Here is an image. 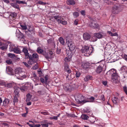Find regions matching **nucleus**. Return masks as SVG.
Instances as JSON below:
<instances>
[{"label": "nucleus", "mask_w": 127, "mask_h": 127, "mask_svg": "<svg viewBox=\"0 0 127 127\" xmlns=\"http://www.w3.org/2000/svg\"><path fill=\"white\" fill-rule=\"evenodd\" d=\"M29 57L28 59L29 60L28 61V63L29 64L31 65L36 63L39 59L38 55L36 53H33L32 55L30 54Z\"/></svg>", "instance_id": "f257e3e1"}, {"label": "nucleus", "mask_w": 127, "mask_h": 127, "mask_svg": "<svg viewBox=\"0 0 127 127\" xmlns=\"http://www.w3.org/2000/svg\"><path fill=\"white\" fill-rule=\"evenodd\" d=\"M106 75L111 76V79L113 81L117 80L119 77L116 70L114 69H112L108 71L106 73Z\"/></svg>", "instance_id": "f03ea898"}, {"label": "nucleus", "mask_w": 127, "mask_h": 127, "mask_svg": "<svg viewBox=\"0 0 127 127\" xmlns=\"http://www.w3.org/2000/svg\"><path fill=\"white\" fill-rule=\"evenodd\" d=\"M75 97L76 101L78 104L83 105L88 102L86 100V99L85 98V97L81 94H76Z\"/></svg>", "instance_id": "7ed1b4c3"}, {"label": "nucleus", "mask_w": 127, "mask_h": 127, "mask_svg": "<svg viewBox=\"0 0 127 127\" xmlns=\"http://www.w3.org/2000/svg\"><path fill=\"white\" fill-rule=\"evenodd\" d=\"M93 47L85 46L82 47L81 51L84 54V55L85 56H89L93 52Z\"/></svg>", "instance_id": "20e7f679"}, {"label": "nucleus", "mask_w": 127, "mask_h": 127, "mask_svg": "<svg viewBox=\"0 0 127 127\" xmlns=\"http://www.w3.org/2000/svg\"><path fill=\"white\" fill-rule=\"evenodd\" d=\"M66 43L69 47L70 50L73 51L75 48V46L71 38L69 36H67L66 37Z\"/></svg>", "instance_id": "39448f33"}, {"label": "nucleus", "mask_w": 127, "mask_h": 127, "mask_svg": "<svg viewBox=\"0 0 127 127\" xmlns=\"http://www.w3.org/2000/svg\"><path fill=\"white\" fill-rule=\"evenodd\" d=\"M51 18L54 20L55 19L59 24L60 23L64 25H66L67 24V23L66 21L63 20V18H62V17L58 15L53 16Z\"/></svg>", "instance_id": "423d86ee"}, {"label": "nucleus", "mask_w": 127, "mask_h": 127, "mask_svg": "<svg viewBox=\"0 0 127 127\" xmlns=\"http://www.w3.org/2000/svg\"><path fill=\"white\" fill-rule=\"evenodd\" d=\"M17 15L16 13L15 12L11 13L9 17V22L10 24H12L15 21L16 17Z\"/></svg>", "instance_id": "0eeeda50"}, {"label": "nucleus", "mask_w": 127, "mask_h": 127, "mask_svg": "<svg viewBox=\"0 0 127 127\" xmlns=\"http://www.w3.org/2000/svg\"><path fill=\"white\" fill-rule=\"evenodd\" d=\"M63 88L65 91L68 92H70L73 88L72 86L68 84H64Z\"/></svg>", "instance_id": "6e6552de"}, {"label": "nucleus", "mask_w": 127, "mask_h": 127, "mask_svg": "<svg viewBox=\"0 0 127 127\" xmlns=\"http://www.w3.org/2000/svg\"><path fill=\"white\" fill-rule=\"evenodd\" d=\"M119 6L117 5H114L112 8V12L114 14L118 13L120 12Z\"/></svg>", "instance_id": "1a4fd4ad"}, {"label": "nucleus", "mask_w": 127, "mask_h": 127, "mask_svg": "<svg viewBox=\"0 0 127 127\" xmlns=\"http://www.w3.org/2000/svg\"><path fill=\"white\" fill-rule=\"evenodd\" d=\"M10 50L11 51H13L14 53L18 54L21 52H20V49L19 48L16 47L15 46H10Z\"/></svg>", "instance_id": "9d476101"}, {"label": "nucleus", "mask_w": 127, "mask_h": 127, "mask_svg": "<svg viewBox=\"0 0 127 127\" xmlns=\"http://www.w3.org/2000/svg\"><path fill=\"white\" fill-rule=\"evenodd\" d=\"M15 72L16 74L17 75L19 74V76L21 77L23 76L24 75L22 73H23L24 72H22L21 69L20 68H18L16 69L15 70Z\"/></svg>", "instance_id": "9b49d317"}, {"label": "nucleus", "mask_w": 127, "mask_h": 127, "mask_svg": "<svg viewBox=\"0 0 127 127\" xmlns=\"http://www.w3.org/2000/svg\"><path fill=\"white\" fill-rule=\"evenodd\" d=\"M90 26L91 27L94 28H97L98 26V24L94 20H92L90 24Z\"/></svg>", "instance_id": "f8f14e48"}, {"label": "nucleus", "mask_w": 127, "mask_h": 127, "mask_svg": "<svg viewBox=\"0 0 127 127\" xmlns=\"http://www.w3.org/2000/svg\"><path fill=\"white\" fill-rule=\"evenodd\" d=\"M7 73L10 75L14 74L13 71V69L10 66H7L6 69Z\"/></svg>", "instance_id": "ddd939ff"}, {"label": "nucleus", "mask_w": 127, "mask_h": 127, "mask_svg": "<svg viewBox=\"0 0 127 127\" xmlns=\"http://www.w3.org/2000/svg\"><path fill=\"white\" fill-rule=\"evenodd\" d=\"M22 51L24 53V55H25V59H28V58H29V56L30 54L28 53V50L27 49L25 48H23Z\"/></svg>", "instance_id": "4468645a"}, {"label": "nucleus", "mask_w": 127, "mask_h": 127, "mask_svg": "<svg viewBox=\"0 0 127 127\" xmlns=\"http://www.w3.org/2000/svg\"><path fill=\"white\" fill-rule=\"evenodd\" d=\"M83 37L84 40H90L91 36L89 33H85L83 34Z\"/></svg>", "instance_id": "2eb2a0df"}, {"label": "nucleus", "mask_w": 127, "mask_h": 127, "mask_svg": "<svg viewBox=\"0 0 127 127\" xmlns=\"http://www.w3.org/2000/svg\"><path fill=\"white\" fill-rule=\"evenodd\" d=\"M64 70L65 72L68 73L69 74L71 72V69H69L68 64L66 63H65L64 64Z\"/></svg>", "instance_id": "dca6fc26"}, {"label": "nucleus", "mask_w": 127, "mask_h": 127, "mask_svg": "<svg viewBox=\"0 0 127 127\" xmlns=\"http://www.w3.org/2000/svg\"><path fill=\"white\" fill-rule=\"evenodd\" d=\"M90 65V64L89 63L87 62L83 63L82 66V67H83L84 69H88L89 67V66Z\"/></svg>", "instance_id": "f3484780"}, {"label": "nucleus", "mask_w": 127, "mask_h": 127, "mask_svg": "<svg viewBox=\"0 0 127 127\" xmlns=\"http://www.w3.org/2000/svg\"><path fill=\"white\" fill-rule=\"evenodd\" d=\"M102 69L103 68L102 67L99 65L97 67L95 71L97 73H100L101 72L102 70Z\"/></svg>", "instance_id": "a211bd4d"}, {"label": "nucleus", "mask_w": 127, "mask_h": 127, "mask_svg": "<svg viewBox=\"0 0 127 127\" xmlns=\"http://www.w3.org/2000/svg\"><path fill=\"white\" fill-rule=\"evenodd\" d=\"M66 2L68 5H74L75 3L74 0H67Z\"/></svg>", "instance_id": "6ab92c4d"}, {"label": "nucleus", "mask_w": 127, "mask_h": 127, "mask_svg": "<svg viewBox=\"0 0 127 127\" xmlns=\"http://www.w3.org/2000/svg\"><path fill=\"white\" fill-rule=\"evenodd\" d=\"M14 85V83H9L5 84L4 85L5 86L8 88H10L12 87Z\"/></svg>", "instance_id": "aec40b11"}, {"label": "nucleus", "mask_w": 127, "mask_h": 127, "mask_svg": "<svg viewBox=\"0 0 127 127\" xmlns=\"http://www.w3.org/2000/svg\"><path fill=\"white\" fill-rule=\"evenodd\" d=\"M95 35L97 38L100 39L103 38V35L101 33H95Z\"/></svg>", "instance_id": "412c9836"}, {"label": "nucleus", "mask_w": 127, "mask_h": 127, "mask_svg": "<svg viewBox=\"0 0 127 127\" xmlns=\"http://www.w3.org/2000/svg\"><path fill=\"white\" fill-rule=\"evenodd\" d=\"M17 3L16 2V3H11L10 4V5L15 8L18 9H20L19 6Z\"/></svg>", "instance_id": "4be33fe9"}, {"label": "nucleus", "mask_w": 127, "mask_h": 127, "mask_svg": "<svg viewBox=\"0 0 127 127\" xmlns=\"http://www.w3.org/2000/svg\"><path fill=\"white\" fill-rule=\"evenodd\" d=\"M48 43L49 44H50L51 45H53L54 46L56 45L54 41L51 39H49L47 40Z\"/></svg>", "instance_id": "5701e85b"}, {"label": "nucleus", "mask_w": 127, "mask_h": 127, "mask_svg": "<svg viewBox=\"0 0 127 127\" xmlns=\"http://www.w3.org/2000/svg\"><path fill=\"white\" fill-rule=\"evenodd\" d=\"M93 77L92 76L88 75L85 77L84 78V80L85 81H88L92 79Z\"/></svg>", "instance_id": "b1692460"}, {"label": "nucleus", "mask_w": 127, "mask_h": 127, "mask_svg": "<svg viewBox=\"0 0 127 127\" xmlns=\"http://www.w3.org/2000/svg\"><path fill=\"white\" fill-rule=\"evenodd\" d=\"M59 41L62 45H64L65 42L63 38L62 37H60L59 39Z\"/></svg>", "instance_id": "393cba45"}, {"label": "nucleus", "mask_w": 127, "mask_h": 127, "mask_svg": "<svg viewBox=\"0 0 127 127\" xmlns=\"http://www.w3.org/2000/svg\"><path fill=\"white\" fill-rule=\"evenodd\" d=\"M98 98L99 99L101 100L102 101V102H103V101H104L105 100V96L103 94L99 95L98 97Z\"/></svg>", "instance_id": "a878e982"}, {"label": "nucleus", "mask_w": 127, "mask_h": 127, "mask_svg": "<svg viewBox=\"0 0 127 127\" xmlns=\"http://www.w3.org/2000/svg\"><path fill=\"white\" fill-rule=\"evenodd\" d=\"M112 101L115 104H117L118 102H119V100L117 97H114L113 99H112Z\"/></svg>", "instance_id": "bb28decb"}, {"label": "nucleus", "mask_w": 127, "mask_h": 127, "mask_svg": "<svg viewBox=\"0 0 127 127\" xmlns=\"http://www.w3.org/2000/svg\"><path fill=\"white\" fill-rule=\"evenodd\" d=\"M72 51L70 50L69 51L68 50L66 51V54H67V56L69 58H71L72 57Z\"/></svg>", "instance_id": "cd10ccee"}, {"label": "nucleus", "mask_w": 127, "mask_h": 127, "mask_svg": "<svg viewBox=\"0 0 127 127\" xmlns=\"http://www.w3.org/2000/svg\"><path fill=\"white\" fill-rule=\"evenodd\" d=\"M107 33L110 35L111 36H118V35L117 32L113 33L111 31H108L107 32Z\"/></svg>", "instance_id": "c85d7f7f"}, {"label": "nucleus", "mask_w": 127, "mask_h": 127, "mask_svg": "<svg viewBox=\"0 0 127 127\" xmlns=\"http://www.w3.org/2000/svg\"><path fill=\"white\" fill-rule=\"evenodd\" d=\"M9 102V99L7 98H6L3 101V104L4 105H6L8 104Z\"/></svg>", "instance_id": "c756f323"}, {"label": "nucleus", "mask_w": 127, "mask_h": 127, "mask_svg": "<svg viewBox=\"0 0 127 127\" xmlns=\"http://www.w3.org/2000/svg\"><path fill=\"white\" fill-rule=\"evenodd\" d=\"M82 119L84 120H87L89 118V117L86 114H82L81 116Z\"/></svg>", "instance_id": "7c9ffc66"}, {"label": "nucleus", "mask_w": 127, "mask_h": 127, "mask_svg": "<svg viewBox=\"0 0 127 127\" xmlns=\"http://www.w3.org/2000/svg\"><path fill=\"white\" fill-rule=\"evenodd\" d=\"M97 39V37L95 35V34H94V36L92 37L90 40L91 41L95 42L96 41Z\"/></svg>", "instance_id": "2f4dec72"}, {"label": "nucleus", "mask_w": 127, "mask_h": 127, "mask_svg": "<svg viewBox=\"0 0 127 127\" xmlns=\"http://www.w3.org/2000/svg\"><path fill=\"white\" fill-rule=\"evenodd\" d=\"M87 99L89 100L87 102H94L95 101V98L94 97L92 96L89 98H87Z\"/></svg>", "instance_id": "473e14b6"}, {"label": "nucleus", "mask_w": 127, "mask_h": 127, "mask_svg": "<svg viewBox=\"0 0 127 127\" xmlns=\"http://www.w3.org/2000/svg\"><path fill=\"white\" fill-rule=\"evenodd\" d=\"M27 98L26 99V101L27 102L29 101L31 97V95L30 94H28L27 95Z\"/></svg>", "instance_id": "72a5a7b5"}, {"label": "nucleus", "mask_w": 127, "mask_h": 127, "mask_svg": "<svg viewBox=\"0 0 127 127\" xmlns=\"http://www.w3.org/2000/svg\"><path fill=\"white\" fill-rule=\"evenodd\" d=\"M43 50L40 48L38 47L37 48V52L38 53L41 54Z\"/></svg>", "instance_id": "f704fd0d"}, {"label": "nucleus", "mask_w": 127, "mask_h": 127, "mask_svg": "<svg viewBox=\"0 0 127 127\" xmlns=\"http://www.w3.org/2000/svg\"><path fill=\"white\" fill-rule=\"evenodd\" d=\"M16 3L18 4H27V3L25 1H20L19 0H17L16 1Z\"/></svg>", "instance_id": "c9c22d12"}, {"label": "nucleus", "mask_w": 127, "mask_h": 127, "mask_svg": "<svg viewBox=\"0 0 127 127\" xmlns=\"http://www.w3.org/2000/svg\"><path fill=\"white\" fill-rule=\"evenodd\" d=\"M121 69V70H123V71H124L125 72H126L127 71V67L126 66H124L122 67Z\"/></svg>", "instance_id": "e433bc0d"}, {"label": "nucleus", "mask_w": 127, "mask_h": 127, "mask_svg": "<svg viewBox=\"0 0 127 127\" xmlns=\"http://www.w3.org/2000/svg\"><path fill=\"white\" fill-rule=\"evenodd\" d=\"M8 56L11 58H13L15 57V55L14 54L9 53L8 54Z\"/></svg>", "instance_id": "4c0bfd02"}, {"label": "nucleus", "mask_w": 127, "mask_h": 127, "mask_svg": "<svg viewBox=\"0 0 127 127\" xmlns=\"http://www.w3.org/2000/svg\"><path fill=\"white\" fill-rule=\"evenodd\" d=\"M20 26L22 28V29L23 30H26L27 29V26L26 25H20Z\"/></svg>", "instance_id": "58836bf2"}, {"label": "nucleus", "mask_w": 127, "mask_h": 127, "mask_svg": "<svg viewBox=\"0 0 127 127\" xmlns=\"http://www.w3.org/2000/svg\"><path fill=\"white\" fill-rule=\"evenodd\" d=\"M73 15L75 18H77L79 15V13L77 12H75L73 13Z\"/></svg>", "instance_id": "ea45409f"}, {"label": "nucleus", "mask_w": 127, "mask_h": 127, "mask_svg": "<svg viewBox=\"0 0 127 127\" xmlns=\"http://www.w3.org/2000/svg\"><path fill=\"white\" fill-rule=\"evenodd\" d=\"M117 58V56L116 55H114L113 57L111 58V59H112L113 61L114 62H115L117 60V59L116 58Z\"/></svg>", "instance_id": "a19ab883"}, {"label": "nucleus", "mask_w": 127, "mask_h": 127, "mask_svg": "<svg viewBox=\"0 0 127 127\" xmlns=\"http://www.w3.org/2000/svg\"><path fill=\"white\" fill-rule=\"evenodd\" d=\"M38 3L39 4H41L42 5H46L47 4V3L43 2L41 1H38Z\"/></svg>", "instance_id": "79ce46f5"}, {"label": "nucleus", "mask_w": 127, "mask_h": 127, "mask_svg": "<svg viewBox=\"0 0 127 127\" xmlns=\"http://www.w3.org/2000/svg\"><path fill=\"white\" fill-rule=\"evenodd\" d=\"M18 101V99L17 98L16 96H14L13 99L14 103L15 104L16 102H17Z\"/></svg>", "instance_id": "37998d69"}, {"label": "nucleus", "mask_w": 127, "mask_h": 127, "mask_svg": "<svg viewBox=\"0 0 127 127\" xmlns=\"http://www.w3.org/2000/svg\"><path fill=\"white\" fill-rule=\"evenodd\" d=\"M6 45H7L5 44L2 46L0 47V48L2 50H4V49H6L7 48Z\"/></svg>", "instance_id": "c03bdc74"}, {"label": "nucleus", "mask_w": 127, "mask_h": 127, "mask_svg": "<svg viewBox=\"0 0 127 127\" xmlns=\"http://www.w3.org/2000/svg\"><path fill=\"white\" fill-rule=\"evenodd\" d=\"M26 89V87L24 85H23L22 87H21L20 88V89L23 91H25V89Z\"/></svg>", "instance_id": "a18cd8bd"}, {"label": "nucleus", "mask_w": 127, "mask_h": 127, "mask_svg": "<svg viewBox=\"0 0 127 127\" xmlns=\"http://www.w3.org/2000/svg\"><path fill=\"white\" fill-rule=\"evenodd\" d=\"M48 75H45V76L44 77V78L45 79V83L46 84L47 83L48 80Z\"/></svg>", "instance_id": "49530a36"}, {"label": "nucleus", "mask_w": 127, "mask_h": 127, "mask_svg": "<svg viewBox=\"0 0 127 127\" xmlns=\"http://www.w3.org/2000/svg\"><path fill=\"white\" fill-rule=\"evenodd\" d=\"M123 90L126 93L127 95V88L126 86H124L123 87Z\"/></svg>", "instance_id": "de8ad7c7"}, {"label": "nucleus", "mask_w": 127, "mask_h": 127, "mask_svg": "<svg viewBox=\"0 0 127 127\" xmlns=\"http://www.w3.org/2000/svg\"><path fill=\"white\" fill-rule=\"evenodd\" d=\"M49 119L50 120L54 119L56 120H57L58 119V118H57V117L56 116H54L53 117H50L49 118Z\"/></svg>", "instance_id": "09e8293b"}, {"label": "nucleus", "mask_w": 127, "mask_h": 127, "mask_svg": "<svg viewBox=\"0 0 127 127\" xmlns=\"http://www.w3.org/2000/svg\"><path fill=\"white\" fill-rule=\"evenodd\" d=\"M71 58H69V57H66L64 59V61L65 62H67L70 61V59Z\"/></svg>", "instance_id": "8fccbe9b"}, {"label": "nucleus", "mask_w": 127, "mask_h": 127, "mask_svg": "<svg viewBox=\"0 0 127 127\" xmlns=\"http://www.w3.org/2000/svg\"><path fill=\"white\" fill-rule=\"evenodd\" d=\"M61 49H60L57 48L56 51V53L58 54H59L61 52Z\"/></svg>", "instance_id": "3c124183"}, {"label": "nucleus", "mask_w": 127, "mask_h": 127, "mask_svg": "<svg viewBox=\"0 0 127 127\" xmlns=\"http://www.w3.org/2000/svg\"><path fill=\"white\" fill-rule=\"evenodd\" d=\"M80 73L78 71H77L76 74V77H79L80 75Z\"/></svg>", "instance_id": "603ef678"}, {"label": "nucleus", "mask_w": 127, "mask_h": 127, "mask_svg": "<svg viewBox=\"0 0 127 127\" xmlns=\"http://www.w3.org/2000/svg\"><path fill=\"white\" fill-rule=\"evenodd\" d=\"M6 62L8 64H11L12 63V61L10 60H7L6 61Z\"/></svg>", "instance_id": "864d4df0"}, {"label": "nucleus", "mask_w": 127, "mask_h": 127, "mask_svg": "<svg viewBox=\"0 0 127 127\" xmlns=\"http://www.w3.org/2000/svg\"><path fill=\"white\" fill-rule=\"evenodd\" d=\"M41 125L43 127H48V124H41Z\"/></svg>", "instance_id": "5fc2aeb1"}, {"label": "nucleus", "mask_w": 127, "mask_h": 127, "mask_svg": "<svg viewBox=\"0 0 127 127\" xmlns=\"http://www.w3.org/2000/svg\"><path fill=\"white\" fill-rule=\"evenodd\" d=\"M45 57L47 60H49L51 58L50 57L48 53H47V55L45 56Z\"/></svg>", "instance_id": "6e6d98bb"}, {"label": "nucleus", "mask_w": 127, "mask_h": 127, "mask_svg": "<svg viewBox=\"0 0 127 127\" xmlns=\"http://www.w3.org/2000/svg\"><path fill=\"white\" fill-rule=\"evenodd\" d=\"M23 63L27 67H30L29 65L26 62H23Z\"/></svg>", "instance_id": "4d7b16f0"}, {"label": "nucleus", "mask_w": 127, "mask_h": 127, "mask_svg": "<svg viewBox=\"0 0 127 127\" xmlns=\"http://www.w3.org/2000/svg\"><path fill=\"white\" fill-rule=\"evenodd\" d=\"M81 13L82 15L84 16L85 15H86L85 11L84 10L81 11Z\"/></svg>", "instance_id": "13d9d810"}, {"label": "nucleus", "mask_w": 127, "mask_h": 127, "mask_svg": "<svg viewBox=\"0 0 127 127\" xmlns=\"http://www.w3.org/2000/svg\"><path fill=\"white\" fill-rule=\"evenodd\" d=\"M31 28V26H29V29H28V30L30 32H32L33 31V29L32 28H31V29H30Z\"/></svg>", "instance_id": "bf43d9fd"}, {"label": "nucleus", "mask_w": 127, "mask_h": 127, "mask_svg": "<svg viewBox=\"0 0 127 127\" xmlns=\"http://www.w3.org/2000/svg\"><path fill=\"white\" fill-rule=\"evenodd\" d=\"M41 113L44 115H46L48 114V112H41Z\"/></svg>", "instance_id": "052dcab7"}, {"label": "nucleus", "mask_w": 127, "mask_h": 127, "mask_svg": "<svg viewBox=\"0 0 127 127\" xmlns=\"http://www.w3.org/2000/svg\"><path fill=\"white\" fill-rule=\"evenodd\" d=\"M78 20H76L74 22V24L75 25H77L78 24Z\"/></svg>", "instance_id": "680f3d73"}, {"label": "nucleus", "mask_w": 127, "mask_h": 127, "mask_svg": "<svg viewBox=\"0 0 127 127\" xmlns=\"http://www.w3.org/2000/svg\"><path fill=\"white\" fill-rule=\"evenodd\" d=\"M40 81L41 82L43 83H45V82L44 81V79L43 78H40Z\"/></svg>", "instance_id": "e2e57ef3"}, {"label": "nucleus", "mask_w": 127, "mask_h": 127, "mask_svg": "<svg viewBox=\"0 0 127 127\" xmlns=\"http://www.w3.org/2000/svg\"><path fill=\"white\" fill-rule=\"evenodd\" d=\"M28 113L26 112L25 113H24L22 114V116L24 117H26L27 116V114Z\"/></svg>", "instance_id": "0e129e2a"}, {"label": "nucleus", "mask_w": 127, "mask_h": 127, "mask_svg": "<svg viewBox=\"0 0 127 127\" xmlns=\"http://www.w3.org/2000/svg\"><path fill=\"white\" fill-rule=\"evenodd\" d=\"M103 84L105 86H106L107 84V82L106 81H104L102 82Z\"/></svg>", "instance_id": "69168bd1"}, {"label": "nucleus", "mask_w": 127, "mask_h": 127, "mask_svg": "<svg viewBox=\"0 0 127 127\" xmlns=\"http://www.w3.org/2000/svg\"><path fill=\"white\" fill-rule=\"evenodd\" d=\"M47 53L45 51H43L41 54L43 55L44 56H45L46 55H47Z\"/></svg>", "instance_id": "338daca9"}, {"label": "nucleus", "mask_w": 127, "mask_h": 127, "mask_svg": "<svg viewBox=\"0 0 127 127\" xmlns=\"http://www.w3.org/2000/svg\"><path fill=\"white\" fill-rule=\"evenodd\" d=\"M41 125L40 124L34 125V127H39Z\"/></svg>", "instance_id": "774afa93"}]
</instances>
